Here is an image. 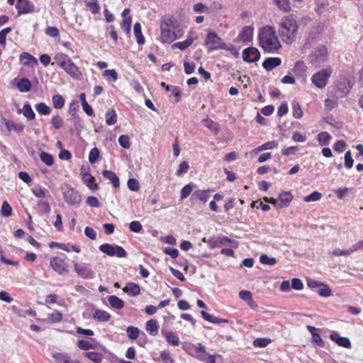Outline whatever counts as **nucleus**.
<instances>
[{
    "label": "nucleus",
    "instance_id": "17",
    "mask_svg": "<svg viewBox=\"0 0 363 363\" xmlns=\"http://www.w3.org/2000/svg\"><path fill=\"white\" fill-rule=\"evenodd\" d=\"M278 141L277 140H272L267 142L262 145L258 146L257 147L255 148L252 151V154H257L259 152L267 150H272L278 146Z\"/></svg>",
    "mask_w": 363,
    "mask_h": 363
},
{
    "label": "nucleus",
    "instance_id": "24",
    "mask_svg": "<svg viewBox=\"0 0 363 363\" xmlns=\"http://www.w3.org/2000/svg\"><path fill=\"white\" fill-rule=\"evenodd\" d=\"M20 61L25 65H33L38 64L37 60L28 52H23L20 55Z\"/></svg>",
    "mask_w": 363,
    "mask_h": 363
},
{
    "label": "nucleus",
    "instance_id": "50",
    "mask_svg": "<svg viewBox=\"0 0 363 363\" xmlns=\"http://www.w3.org/2000/svg\"><path fill=\"white\" fill-rule=\"evenodd\" d=\"M279 9L286 12L291 9L289 0H274Z\"/></svg>",
    "mask_w": 363,
    "mask_h": 363
},
{
    "label": "nucleus",
    "instance_id": "18",
    "mask_svg": "<svg viewBox=\"0 0 363 363\" xmlns=\"http://www.w3.org/2000/svg\"><path fill=\"white\" fill-rule=\"evenodd\" d=\"M102 175L112 183L113 187L117 188L119 186V178L113 172L109 170H104L102 172Z\"/></svg>",
    "mask_w": 363,
    "mask_h": 363
},
{
    "label": "nucleus",
    "instance_id": "32",
    "mask_svg": "<svg viewBox=\"0 0 363 363\" xmlns=\"http://www.w3.org/2000/svg\"><path fill=\"white\" fill-rule=\"evenodd\" d=\"M332 137L328 132H320L317 135V140L323 146L328 145Z\"/></svg>",
    "mask_w": 363,
    "mask_h": 363
},
{
    "label": "nucleus",
    "instance_id": "1",
    "mask_svg": "<svg viewBox=\"0 0 363 363\" xmlns=\"http://www.w3.org/2000/svg\"><path fill=\"white\" fill-rule=\"evenodd\" d=\"M298 29L297 21L292 15L283 17L279 23V34L287 44H291L295 40Z\"/></svg>",
    "mask_w": 363,
    "mask_h": 363
},
{
    "label": "nucleus",
    "instance_id": "4",
    "mask_svg": "<svg viewBox=\"0 0 363 363\" xmlns=\"http://www.w3.org/2000/svg\"><path fill=\"white\" fill-rule=\"evenodd\" d=\"M332 74V69L330 67L323 69L315 73L312 77V83L318 88H324L328 82V79Z\"/></svg>",
    "mask_w": 363,
    "mask_h": 363
},
{
    "label": "nucleus",
    "instance_id": "64",
    "mask_svg": "<svg viewBox=\"0 0 363 363\" xmlns=\"http://www.w3.org/2000/svg\"><path fill=\"white\" fill-rule=\"evenodd\" d=\"M38 206L40 211L43 213H48L51 209L49 203L46 201H39L38 202Z\"/></svg>",
    "mask_w": 363,
    "mask_h": 363
},
{
    "label": "nucleus",
    "instance_id": "35",
    "mask_svg": "<svg viewBox=\"0 0 363 363\" xmlns=\"http://www.w3.org/2000/svg\"><path fill=\"white\" fill-rule=\"evenodd\" d=\"M71 59L65 54L63 53H57L55 56V60L56 61V63L60 67H63L65 65H66L67 62H69V60Z\"/></svg>",
    "mask_w": 363,
    "mask_h": 363
},
{
    "label": "nucleus",
    "instance_id": "25",
    "mask_svg": "<svg viewBox=\"0 0 363 363\" xmlns=\"http://www.w3.org/2000/svg\"><path fill=\"white\" fill-rule=\"evenodd\" d=\"M159 325L157 322L151 319L146 323V330L151 335H156L158 333Z\"/></svg>",
    "mask_w": 363,
    "mask_h": 363
},
{
    "label": "nucleus",
    "instance_id": "7",
    "mask_svg": "<svg viewBox=\"0 0 363 363\" xmlns=\"http://www.w3.org/2000/svg\"><path fill=\"white\" fill-rule=\"evenodd\" d=\"M74 270L77 275L83 279H91L95 277V272L90 267L88 264H79L77 262H73Z\"/></svg>",
    "mask_w": 363,
    "mask_h": 363
},
{
    "label": "nucleus",
    "instance_id": "49",
    "mask_svg": "<svg viewBox=\"0 0 363 363\" xmlns=\"http://www.w3.org/2000/svg\"><path fill=\"white\" fill-rule=\"evenodd\" d=\"M259 261L262 264L273 266L277 263V259L274 257H269L267 255H262L259 258Z\"/></svg>",
    "mask_w": 363,
    "mask_h": 363
},
{
    "label": "nucleus",
    "instance_id": "38",
    "mask_svg": "<svg viewBox=\"0 0 363 363\" xmlns=\"http://www.w3.org/2000/svg\"><path fill=\"white\" fill-rule=\"evenodd\" d=\"M318 294L323 297H329L332 295V291L328 285L322 283L317 289Z\"/></svg>",
    "mask_w": 363,
    "mask_h": 363
},
{
    "label": "nucleus",
    "instance_id": "14",
    "mask_svg": "<svg viewBox=\"0 0 363 363\" xmlns=\"http://www.w3.org/2000/svg\"><path fill=\"white\" fill-rule=\"evenodd\" d=\"M328 56V50L326 47L320 45L315 48L313 57L318 62H325Z\"/></svg>",
    "mask_w": 363,
    "mask_h": 363
},
{
    "label": "nucleus",
    "instance_id": "34",
    "mask_svg": "<svg viewBox=\"0 0 363 363\" xmlns=\"http://www.w3.org/2000/svg\"><path fill=\"white\" fill-rule=\"evenodd\" d=\"M117 121V114L113 109H109L106 113V123L108 125H114Z\"/></svg>",
    "mask_w": 363,
    "mask_h": 363
},
{
    "label": "nucleus",
    "instance_id": "61",
    "mask_svg": "<svg viewBox=\"0 0 363 363\" xmlns=\"http://www.w3.org/2000/svg\"><path fill=\"white\" fill-rule=\"evenodd\" d=\"M270 342V340L267 338H257L254 340L253 345L258 347H267Z\"/></svg>",
    "mask_w": 363,
    "mask_h": 363
},
{
    "label": "nucleus",
    "instance_id": "58",
    "mask_svg": "<svg viewBox=\"0 0 363 363\" xmlns=\"http://www.w3.org/2000/svg\"><path fill=\"white\" fill-rule=\"evenodd\" d=\"M127 185L130 191H138L140 189L139 182L135 179H129Z\"/></svg>",
    "mask_w": 363,
    "mask_h": 363
},
{
    "label": "nucleus",
    "instance_id": "29",
    "mask_svg": "<svg viewBox=\"0 0 363 363\" xmlns=\"http://www.w3.org/2000/svg\"><path fill=\"white\" fill-rule=\"evenodd\" d=\"M94 319H96L101 322L108 321L111 318V315L102 310H96L93 315Z\"/></svg>",
    "mask_w": 363,
    "mask_h": 363
},
{
    "label": "nucleus",
    "instance_id": "42",
    "mask_svg": "<svg viewBox=\"0 0 363 363\" xmlns=\"http://www.w3.org/2000/svg\"><path fill=\"white\" fill-rule=\"evenodd\" d=\"M32 193L39 199H43L48 194V191L43 187H34L31 189Z\"/></svg>",
    "mask_w": 363,
    "mask_h": 363
},
{
    "label": "nucleus",
    "instance_id": "21",
    "mask_svg": "<svg viewBox=\"0 0 363 363\" xmlns=\"http://www.w3.org/2000/svg\"><path fill=\"white\" fill-rule=\"evenodd\" d=\"M82 179L84 183L91 190L98 189V185L96 183L95 179L91 174L86 172L83 174Z\"/></svg>",
    "mask_w": 363,
    "mask_h": 363
},
{
    "label": "nucleus",
    "instance_id": "55",
    "mask_svg": "<svg viewBox=\"0 0 363 363\" xmlns=\"http://www.w3.org/2000/svg\"><path fill=\"white\" fill-rule=\"evenodd\" d=\"M99 157V150L96 147L92 148L89 154V161L90 163L94 164Z\"/></svg>",
    "mask_w": 363,
    "mask_h": 363
},
{
    "label": "nucleus",
    "instance_id": "31",
    "mask_svg": "<svg viewBox=\"0 0 363 363\" xmlns=\"http://www.w3.org/2000/svg\"><path fill=\"white\" fill-rule=\"evenodd\" d=\"M133 30H134V34H135L136 40H137V43L139 45H143L145 43V38L142 33L140 24L139 23H135L134 24Z\"/></svg>",
    "mask_w": 363,
    "mask_h": 363
},
{
    "label": "nucleus",
    "instance_id": "62",
    "mask_svg": "<svg viewBox=\"0 0 363 363\" xmlns=\"http://www.w3.org/2000/svg\"><path fill=\"white\" fill-rule=\"evenodd\" d=\"M160 357L164 363H174L171 354L167 350L162 351L161 352Z\"/></svg>",
    "mask_w": 363,
    "mask_h": 363
},
{
    "label": "nucleus",
    "instance_id": "20",
    "mask_svg": "<svg viewBox=\"0 0 363 363\" xmlns=\"http://www.w3.org/2000/svg\"><path fill=\"white\" fill-rule=\"evenodd\" d=\"M228 244H230L232 247H238V242L232 240L230 238H228V237H218L215 239V245H228Z\"/></svg>",
    "mask_w": 363,
    "mask_h": 363
},
{
    "label": "nucleus",
    "instance_id": "33",
    "mask_svg": "<svg viewBox=\"0 0 363 363\" xmlns=\"http://www.w3.org/2000/svg\"><path fill=\"white\" fill-rule=\"evenodd\" d=\"M85 5L91 13L96 14L99 12L100 7L98 0L85 1Z\"/></svg>",
    "mask_w": 363,
    "mask_h": 363
},
{
    "label": "nucleus",
    "instance_id": "26",
    "mask_svg": "<svg viewBox=\"0 0 363 363\" xmlns=\"http://www.w3.org/2000/svg\"><path fill=\"white\" fill-rule=\"evenodd\" d=\"M108 303L112 308L122 309L124 307V302L118 296L112 295L108 297Z\"/></svg>",
    "mask_w": 363,
    "mask_h": 363
},
{
    "label": "nucleus",
    "instance_id": "46",
    "mask_svg": "<svg viewBox=\"0 0 363 363\" xmlns=\"http://www.w3.org/2000/svg\"><path fill=\"white\" fill-rule=\"evenodd\" d=\"M84 355L94 363H101L103 359L101 354L93 352H86Z\"/></svg>",
    "mask_w": 363,
    "mask_h": 363
},
{
    "label": "nucleus",
    "instance_id": "59",
    "mask_svg": "<svg viewBox=\"0 0 363 363\" xmlns=\"http://www.w3.org/2000/svg\"><path fill=\"white\" fill-rule=\"evenodd\" d=\"M57 247L66 252H70L71 250L74 251L77 253L80 252V249L76 245H67L65 244H57Z\"/></svg>",
    "mask_w": 363,
    "mask_h": 363
},
{
    "label": "nucleus",
    "instance_id": "6",
    "mask_svg": "<svg viewBox=\"0 0 363 363\" xmlns=\"http://www.w3.org/2000/svg\"><path fill=\"white\" fill-rule=\"evenodd\" d=\"M205 43L210 51L223 49L225 47V44L215 32H210L207 35Z\"/></svg>",
    "mask_w": 363,
    "mask_h": 363
},
{
    "label": "nucleus",
    "instance_id": "8",
    "mask_svg": "<svg viewBox=\"0 0 363 363\" xmlns=\"http://www.w3.org/2000/svg\"><path fill=\"white\" fill-rule=\"evenodd\" d=\"M50 265L54 271L60 275L68 272L66 263L59 257H52L50 260Z\"/></svg>",
    "mask_w": 363,
    "mask_h": 363
},
{
    "label": "nucleus",
    "instance_id": "40",
    "mask_svg": "<svg viewBox=\"0 0 363 363\" xmlns=\"http://www.w3.org/2000/svg\"><path fill=\"white\" fill-rule=\"evenodd\" d=\"M279 201L281 203L286 206L289 204V203L293 199V196L290 192L284 191L281 194H280L279 196Z\"/></svg>",
    "mask_w": 363,
    "mask_h": 363
},
{
    "label": "nucleus",
    "instance_id": "11",
    "mask_svg": "<svg viewBox=\"0 0 363 363\" xmlns=\"http://www.w3.org/2000/svg\"><path fill=\"white\" fill-rule=\"evenodd\" d=\"M330 339L337 343L339 346L350 348L351 342L347 337H340L339 333L335 331H332L330 335Z\"/></svg>",
    "mask_w": 363,
    "mask_h": 363
},
{
    "label": "nucleus",
    "instance_id": "15",
    "mask_svg": "<svg viewBox=\"0 0 363 363\" xmlns=\"http://www.w3.org/2000/svg\"><path fill=\"white\" fill-rule=\"evenodd\" d=\"M161 333L169 344L174 346H178L179 345V338L175 333L162 329Z\"/></svg>",
    "mask_w": 363,
    "mask_h": 363
},
{
    "label": "nucleus",
    "instance_id": "9",
    "mask_svg": "<svg viewBox=\"0 0 363 363\" xmlns=\"http://www.w3.org/2000/svg\"><path fill=\"white\" fill-rule=\"evenodd\" d=\"M260 57L259 50L255 48H248L243 50L242 58L247 62H255Z\"/></svg>",
    "mask_w": 363,
    "mask_h": 363
},
{
    "label": "nucleus",
    "instance_id": "39",
    "mask_svg": "<svg viewBox=\"0 0 363 363\" xmlns=\"http://www.w3.org/2000/svg\"><path fill=\"white\" fill-rule=\"evenodd\" d=\"M175 21L172 17L164 16L161 19L160 28H174Z\"/></svg>",
    "mask_w": 363,
    "mask_h": 363
},
{
    "label": "nucleus",
    "instance_id": "57",
    "mask_svg": "<svg viewBox=\"0 0 363 363\" xmlns=\"http://www.w3.org/2000/svg\"><path fill=\"white\" fill-rule=\"evenodd\" d=\"M203 123L206 127H207L208 129L211 130L214 133H216L218 132V128L217 124L212 120L205 119L203 121Z\"/></svg>",
    "mask_w": 363,
    "mask_h": 363
},
{
    "label": "nucleus",
    "instance_id": "53",
    "mask_svg": "<svg viewBox=\"0 0 363 363\" xmlns=\"http://www.w3.org/2000/svg\"><path fill=\"white\" fill-rule=\"evenodd\" d=\"M1 212L4 217H9L11 215L12 208L7 201H4L1 206Z\"/></svg>",
    "mask_w": 363,
    "mask_h": 363
},
{
    "label": "nucleus",
    "instance_id": "52",
    "mask_svg": "<svg viewBox=\"0 0 363 363\" xmlns=\"http://www.w3.org/2000/svg\"><path fill=\"white\" fill-rule=\"evenodd\" d=\"M118 143L125 149H128L130 147V138L126 135H121L118 138Z\"/></svg>",
    "mask_w": 363,
    "mask_h": 363
},
{
    "label": "nucleus",
    "instance_id": "23",
    "mask_svg": "<svg viewBox=\"0 0 363 363\" xmlns=\"http://www.w3.org/2000/svg\"><path fill=\"white\" fill-rule=\"evenodd\" d=\"M52 357H54L56 363H78V362L72 359L65 353H55Z\"/></svg>",
    "mask_w": 363,
    "mask_h": 363
},
{
    "label": "nucleus",
    "instance_id": "56",
    "mask_svg": "<svg viewBox=\"0 0 363 363\" xmlns=\"http://www.w3.org/2000/svg\"><path fill=\"white\" fill-rule=\"evenodd\" d=\"M344 159L345 167L348 169L352 168L354 164V160L352 157V152L350 150L345 152Z\"/></svg>",
    "mask_w": 363,
    "mask_h": 363
},
{
    "label": "nucleus",
    "instance_id": "10",
    "mask_svg": "<svg viewBox=\"0 0 363 363\" xmlns=\"http://www.w3.org/2000/svg\"><path fill=\"white\" fill-rule=\"evenodd\" d=\"M16 7L18 16L34 11V5L28 0H17Z\"/></svg>",
    "mask_w": 363,
    "mask_h": 363
},
{
    "label": "nucleus",
    "instance_id": "41",
    "mask_svg": "<svg viewBox=\"0 0 363 363\" xmlns=\"http://www.w3.org/2000/svg\"><path fill=\"white\" fill-rule=\"evenodd\" d=\"M53 106L55 108L60 109L65 105V100L63 97L60 94H55L52 96V99Z\"/></svg>",
    "mask_w": 363,
    "mask_h": 363
},
{
    "label": "nucleus",
    "instance_id": "36",
    "mask_svg": "<svg viewBox=\"0 0 363 363\" xmlns=\"http://www.w3.org/2000/svg\"><path fill=\"white\" fill-rule=\"evenodd\" d=\"M194 38L191 36H189L186 40L183 42H178L174 45V47L179 48L181 50H184L191 46L194 41Z\"/></svg>",
    "mask_w": 363,
    "mask_h": 363
},
{
    "label": "nucleus",
    "instance_id": "5",
    "mask_svg": "<svg viewBox=\"0 0 363 363\" xmlns=\"http://www.w3.org/2000/svg\"><path fill=\"white\" fill-rule=\"evenodd\" d=\"M99 250L110 257H117L119 258L126 257L127 252L121 246L111 245L108 243L99 246Z\"/></svg>",
    "mask_w": 363,
    "mask_h": 363
},
{
    "label": "nucleus",
    "instance_id": "43",
    "mask_svg": "<svg viewBox=\"0 0 363 363\" xmlns=\"http://www.w3.org/2000/svg\"><path fill=\"white\" fill-rule=\"evenodd\" d=\"M132 18L130 16L124 18L121 23V29L126 33L130 34Z\"/></svg>",
    "mask_w": 363,
    "mask_h": 363
},
{
    "label": "nucleus",
    "instance_id": "37",
    "mask_svg": "<svg viewBox=\"0 0 363 363\" xmlns=\"http://www.w3.org/2000/svg\"><path fill=\"white\" fill-rule=\"evenodd\" d=\"M23 116L28 120L31 121L35 118V114L29 104H26L23 107Z\"/></svg>",
    "mask_w": 363,
    "mask_h": 363
},
{
    "label": "nucleus",
    "instance_id": "45",
    "mask_svg": "<svg viewBox=\"0 0 363 363\" xmlns=\"http://www.w3.org/2000/svg\"><path fill=\"white\" fill-rule=\"evenodd\" d=\"M40 158L41 161L48 166H51L53 164V162H54L53 157L52 156V155H50L48 152H42L40 154Z\"/></svg>",
    "mask_w": 363,
    "mask_h": 363
},
{
    "label": "nucleus",
    "instance_id": "51",
    "mask_svg": "<svg viewBox=\"0 0 363 363\" xmlns=\"http://www.w3.org/2000/svg\"><path fill=\"white\" fill-rule=\"evenodd\" d=\"M293 116L296 118H300L303 116V111L298 102L294 101L292 103Z\"/></svg>",
    "mask_w": 363,
    "mask_h": 363
},
{
    "label": "nucleus",
    "instance_id": "2",
    "mask_svg": "<svg viewBox=\"0 0 363 363\" xmlns=\"http://www.w3.org/2000/svg\"><path fill=\"white\" fill-rule=\"evenodd\" d=\"M259 41L262 48L267 52H275L281 48L275 28L272 26H267L259 30Z\"/></svg>",
    "mask_w": 363,
    "mask_h": 363
},
{
    "label": "nucleus",
    "instance_id": "63",
    "mask_svg": "<svg viewBox=\"0 0 363 363\" xmlns=\"http://www.w3.org/2000/svg\"><path fill=\"white\" fill-rule=\"evenodd\" d=\"M189 168V163L186 161L184 162H182L179 166V169H177V176H181L183 174H185L187 172L188 169Z\"/></svg>",
    "mask_w": 363,
    "mask_h": 363
},
{
    "label": "nucleus",
    "instance_id": "28",
    "mask_svg": "<svg viewBox=\"0 0 363 363\" xmlns=\"http://www.w3.org/2000/svg\"><path fill=\"white\" fill-rule=\"evenodd\" d=\"M211 191H213L211 189L197 190L194 193L193 196H195L196 199H199L203 203H206L210 198L209 193Z\"/></svg>",
    "mask_w": 363,
    "mask_h": 363
},
{
    "label": "nucleus",
    "instance_id": "22",
    "mask_svg": "<svg viewBox=\"0 0 363 363\" xmlns=\"http://www.w3.org/2000/svg\"><path fill=\"white\" fill-rule=\"evenodd\" d=\"M123 291L127 293L129 296H137L140 293V286L133 282L127 284V285L123 288Z\"/></svg>",
    "mask_w": 363,
    "mask_h": 363
},
{
    "label": "nucleus",
    "instance_id": "3",
    "mask_svg": "<svg viewBox=\"0 0 363 363\" xmlns=\"http://www.w3.org/2000/svg\"><path fill=\"white\" fill-rule=\"evenodd\" d=\"M62 191L65 201L72 206H78L82 201L80 194L69 185H65L62 187Z\"/></svg>",
    "mask_w": 363,
    "mask_h": 363
},
{
    "label": "nucleus",
    "instance_id": "60",
    "mask_svg": "<svg viewBox=\"0 0 363 363\" xmlns=\"http://www.w3.org/2000/svg\"><path fill=\"white\" fill-rule=\"evenodd\" d=\"M353 250H352V247H351L350 249L347 250H340V249H335L332 254L334 255V256H349L350 255H351L352 253H353Z\"/></svg>",
    "mask_w": 363,
    "mask_h": 363
},
{
    "label": "nucleus",
    "instance_id": "13",
    "mask_svg": "<svg viewBox=\"0 0 363 363\" xmlns=\"http://www.w3.org/2000/svg\"><path fill=\"white\" fill-rule=\"evenodd\" d=\"M62 69L73 78H79L82 74L79 68L71 60H69V62H67Z\"/></svg>",
    "mask_w": 363,
    "mask_h": 363
},
{
    "label": "nucleus",
    "instance_id": "48",
    "mask_svg": "<svg viewBox=\"0 0 363 363\" xmlns=\"http://www.w3.org/2000/svg\"><path fill=\"white\" fill-rule=\"evenodd\" d=\"M193 191V186L191 184L185 185L180 191V199L184 200L187 198Z\"/></svg>",
    "mask_w": 363,
    "mask_h": 363
},
{
    "label": "nucleus",
    "instance_id": "44",
    "mask_svg": "<svg viewBox=\"0 0 363 363\" xmlns=\"http://www.w3.org/2000/svg\"><path fill=\"white\" fill-rule=\"evenodd\" d=\"M35 109L38 113L44 116L49 115L51 111L50 108L44 103L37 104L35 105Z\"/></svg>",
    "mask_w": 363,
    "mask_h": 363
},
{
    "label": "nucleus",
    "instance_id": "12",
    "mask_svg": "<svg viewBox=\"0 0 363 363\" xmlns=\"http://www.w3.org/2000/svg\"><path fill=\"white\" fill-rule=\"evenodd\" d=\"M160 39L164 43H170L176 39L174 32L172 31L170 28H160Z\"/></svg>",
    "mask_w": 363,
    "mask_h": 363
},
{
    "label": "nucleus",
    "instance_id": "16",
    "mask_svg": "<svg viewBox=\"0 0 363 363\" xmlns=\"http://www.w3.org/2000/svg\"><path fill=\"white\" fill-rule=\"evenodd\" d=\"M281 63V60L279 57H267L263 62L262 66L266 70L271 71L279 66Z\"/></svg>",
    "mask_w": 363,
    "mask_h": 363
},
{
    "label": "nucleus",
    "instance_id": "19",
    "mask_svg": "<svg viewBox=\"0 0 363 363\" xmlns=\"http://www.w3.org/2000/svg\"><path fill=\"white\" fill-rule=\"evenodd\" d=\"M253 29L251 27H245L239 34L238 38L242 42H250L252 40Z\"/></svg>",
    "mask_w": 363,
    "mask_h": 363
},
{
    "label": "nucleus",
    "instance_id": "47",
    "mask_svg": "<svg viewBox=\"0 0 363 363\" xmlns=\"http://www.w3.org/2000/svg\"><path fill=\"white\" fill-rule=\"evenodd\" d=\"M127 336L130 340H135L139 335V329L134 326H128L126 328Z\"/></svg>",
    "mask_w": 363,
    "mask_h": 363
},
{
    "label": "nucleus",
    "instance_id": "54",
    "mask_svg": "<svg viewBox=\"0 0 363 363\" xmlns=\"http://www.w3.org/2000/svg\"><path fill=\"white\" fill-rule=\"evenodd\" d=\"M322 197V194L318 191H313L308 196H306L304 198V201L306 202H311V201H317L320 200Z\"/></svg>",
    "mask_w": 363,
    "mask_h": 363
},
{
    "label": "nucleus",
    "instance_id": "30",
    "mask_svg": "<svg viewBox=\"0 0 363 363\" xmlns=\"http://www.w3.org/2000/svg\"><path fill=\"white\" fill-rule=\"evenodd\" d=\"M6 127L8 130H13L18 133H21L25 128V125L23 124L16 123L13 121H6Z\"/></svg>",
    "mask_w": 363,
    "mask_h": 363
},
{
    "label": "nucleus",
    "instance_id": "27",
    "mask_svg": "<svg viewBox=\"0 0 363 363\" xmlns=\"http://www.w3.org/2000/svg\"><path fill=\"white\" fill-rule=\"evenodd\" d=\"M17 87L21 92H28L31 89V83L27 78H22L17 83Z\"/></svg>",
    "mask_w": 363,
    "mask_h": 363
}]
</instances>
